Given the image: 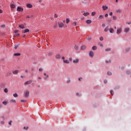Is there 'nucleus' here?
<instances>
[{"label": "nucleus", "instance_id": "obj_19", "mask_svg": "<svg viewBox=\"0 0 131 131\" xmlns=\"http://www.w3.org/2000/svg\"><path fill=\"white\" fill-rule=\"evenodd\" d=\"M10 8H12V9H15V5L11 4L10 5Z\"/></svg>", "mask_w": 131, "mask_h": 131}, {"label": "nucleus", "instance_id": "obj_64", "mask_svg": "<svg viewBox=\"0 0 131 131\" xmlns=\"http://www.w3.org/2000/svg\"><path fill=\"white\" fill-rule=\"evenodd\" d=\"M1 27L3 28L5 27V25H2Z\"/></svg>", "mask_w": 131, "mask_h": 131}, {"label": "nucleus", "instance_id": "obj_26", "mask_svg": "<svg viewBox=\"0 0 131 131\" xmlns=\"http://www.w3.org/2000/svg\"><path fill=\"white\" fill-rule=\"evenodd\" d=\"M2 103L4 105H5L6 106V105H7V104H8V101H3Z\"/></svg>", "mask_w": 131, "mask_h": 131}, {"label": "nucleus", "instance_id": "obj_59", "mask_svg": "<svg viewBox=\"0 0 131 131\" xmlns=\"http://www.w3.org/2000/svg\"><path fill=\"white\" fill-rule=\"evenodd\" d=\"M62 60H65V57H64V56H63L62 57Z\"/></svg>", "mask_w": 131, "mask_h": 131}, {"label": "nucleus", "instance_id": "obj_44", "mask_svg": "<svg viewBox=\"0 0 131 131\" xmlns=\"http://www.w3.org/2000/svg\"><path fill=\"white\" fill-rule=\"evenodd\" d=\"M126 73H127V74H130V71H127L126 72Z\"/></svg>", "mask_w": 131, "mask_h": 131}, {"label": "nucleus", "instance_id": "obj_6", "mask_svg": "<svg viewBox=\"0 0 131 131\" xmlns=\"http://www.w3.org/2000/svg\"><path fill=\"white\" fill-rule=\"evenodd\" d=\"M58 27L59 28H62V27H64V25L63 23H58Z\"/></svg>", "mask_w": 131, "mask_h": 131}, {"label": "nucleus", "instance_id": "obj_11", "mask_svg": "<svg viewBox=\"0 0 131 131\" xmlns=\"http://www.w3.org/2000/svg\"><path fill=\"white\" fill-rule=\"evenodd\" d=\"M110 33H114V29L113 28H110L109 29Z\"/></svg>", "mask_w": 131, "mask_h": 131}, {"label": "nucleus", "instance_id": "obj_3", "mask_svg": "<svg viewBox=\"0 0 131 131\" xmlns=\"http://www.w3.org/2000/svg\"><path fill=\"white\" fill-rule=\"evenodd\" d=\"M32 82V80H30L25 82L24 85H26L30 84V83H31Z\"/></svg>", "mask_w": 131, "mask_h": 131}, {"label": "nucleus", "instance_id": "obj_53", "mask_svg": "<svg viewBox=\"0 0 131 131\" xmlns=\"http://www.w3.org/2000/svg\"><path fill=\"white\" fill-rule=\"evenodd\" d=\"M17 32H19V30H16V31H15V33H17Z\"/></svg>", "mask_w": 131, "mask_h": 131}, {"label": "nucleus", "instance_id": "obj_24", "mask_svg": "<svg viewBox=\"0 0 131 131\" xmlns=\"http://www.w3.org/2000/svg\"><path fill=\"white\" fill-rule=\"evenodd\" d=\"M86 47L85 46H82L81 47V50H85V48H86Z\"/></svg>", "mask_w": 131, "mask_h": 131}, {"label": "nucleus", "instance_id": "obj_15", "mask_svg": "<svg viewBox=\"0 0 131 131\" xmlns=\"http://www.w3.org/2000/svg\"><path fill=\"white\" fill-rule=\"evenodd\" d=\"M129 31V28H126L124 29V32H128Z\"/></svg>", "mask_w": 131, "mask_h": 131}, {"label": "nucleus", "instance_id": "obj_43", "mask_svg": "<svg viewBox=\"0 0 131 131\" xmlns=\"http://www.w3.org/2000/svg\"><path fill=\"white\" fill-rule=\"evenodd\" d=\"M107 74H108V75H112V73L111 72H108Z\"/></svg>", "mask_w": 131, "mask_h": 131}, {"label": "nucleus", "instance_id": "obj_7", "mask_svg": "<svg viewBox=\"0 0 131 131\" xmlns=\"http://www.w3.org/2000/svg\"><path fill=\"white\" fill-rule=\"evenodd\" d=\"M55 58L56 59H60L61 58V55L59 54H57L56 55Z\"/></svg>", "mask_w": 131, "mask_h": 131}, {"label": "nucleus", "instance_id": "obj_10", "mask_svg": "<svg viewBox=\"0 0 131 131\" xmlns=\"http://www.w3.org/2000/svg\"><path fill=\"white\" fill-rule=\"evenodd\" d=\"M19 28H21V29H24L25 28V26L24 25H20L18 26Z\"/></svg>", "mask_w": 131, "mask_h": 131}, {"label": "nucleus", "instance_id": "obj_20", "mask_svg": "<svg viewBox=\"0 0 131 131\" xmlns=\"http://www.w3.org/2000/svg\"><path fill=\"white\" fill-rule=\"evenodd\" d=\"M90 15V13L89 12H86L83 13V16H89Z\"/></svg>", "mask_w": 131, "mask_h": 131}, {"label": "nucleus", "instance_id": "obj_54", "mask_svg": "<svg viewBox=\"0 0 131 131\" xmlns=\"http://www.w3.org/2000/svg\"><path fill=\"white\" fill-rule=\"evenodd\" d=\"M25 72H26V73H28V70H25Z\"/></svg>", "mask_w": 131, "mask_h": 131}, {"label": "nucleus", "instance_id": "obj_21", "mask_svg": "<svg viewBox=\"0 0 131 131\" xmlns=\"http://www.w3.org/2000/svg\"><path fill=\"white\" fill-rule=\"evenodd\" d=\"M10 102L11 103H16V100L15 99H11Z\"/></svg>", "mask_w": 131, "mask_h": 131}, {"label": "nucleus", "instance_id": "obj_22", "mask_svg": "<svg viewBox=\"0 0 131 131\" xmlns=\"http://www.w3.org/2000/svg\"><path fill=\"white\" fill-rule=\"evenodd\" d=\"M14 56H21V54L20 53H14L13 54Z\"/></svg>", "mask_w": 131, "mask_h": 131}, {"label": "nucleus", "instance_id": "obj_56", "mask_svg": "<svg viewBox=\"0 0 131 131\" xmlns=\"http://www.w3.org/2000/svg\"><path fill=\"white\" fill-rule=\"evenodd\" d=\"M2 13H3V10L0 9V14H2Z\"/></svg>", "mask_w": 131, "mask_h": 131}, {"label": "nucleus", "instance_id": "obj_29", "mask_svg": "<svg viewBox=\"0 0 131 131\" xmlns=\"http://www.w3.org/2000/svg\"><path fill=\"white\" fill-rule=\"evenodd\" d=\"M69 22H70V19H69V18H67L66 23L68 24V23H69Z\"/></svg>", "mask_w": 131, "mask_h": 131}, {"label": "nucleus", "instance_id": "obj_37", "mask_svg": "<svg viewBox=\"0 0 131 131\" xmlns=\"http://www.w3.org/2000/svg\"><path fill=\"white\" fill-rule=\"evenodd\" d=\"M91 15L92 16H95L96 15V12H92Z\"/></svg>", "mask_w": 131, "mask_h": 131}, {"label": "nucleus", "instance_id": "obj_27", "mask_svg": "<svg viewBox=\"0 0 131 131\" xmlns=\"http://www.w3.org/2000/svg\"><path fill=\"white\" fill-rule=\"evenodd\" d=\"M13 97H14V98H17V97H18V94L17 93L14 94Z\"/></svg>", "mask_w": 131, "mask_h": 131}, {"label": "nucleus", "instance_id": "obj_61", "mask_svg": "<svg viewBox=\"0 0 131 131\" xmlns=\"http://www.w3.org/2000/svg\"><path fill=\"white\" fill-rule=\"evenodd\" d=\"M109 62H111L110 60H109V61L108 60L106 61V63H109Z\"/></svg>", "mask_w": 131, "mask_h": 131}, {"label": "nucleus", "instance_id": "obj_35", "mask_svg": "<svg viewBox=\"0 0 131 131\" xmlns=\"http://www.w3.org/2000/svg\"><path fill=\"white\" fill-rule=\"evenodd\" d=\"M104 16L102 15H99V19H103Z\"/></svg>", "mask_w": 131, "mask_h": 131}, {"label": "nucleus", "instance_id": "obj_39", "mask_svg": "<svg viewBox=\"0 0 131 131\" xmlns=\"http://www.w3.org/2000/svg\"><path fill=\"white\" fill-rule=\"evenodd\" d=\"M20 102H21V103H25L26 102V100H21Z\"/></svg>", "mask_w": 131, "mask_h": 131}, {"label": "nucleus", "instance_id": "obj_60", "mask_svg": "<svg viewBox=\"0 0 131 131\" xmlns=\"http://www.w3.org/2000/svg\"><path fill=\"white\" fill-rule=\"evenodd\" d=\"M0 108H3V105L0 104Z\"/></svg>", "mask_w": 131, "mask_h": 131}, {"label": "nucleus", "instance_id": "obj_36", "mask_svg": "<svg viewBox=\"0 0 131 131\" xmlns=\"http://www.w3.org/2000/svg\"><path fill=\"white\" fill-rule=\"evenodd\" d=\"M18 47H19V45H15L14 46V49L15 50H17V49H18Z\"/></svg>", "mask_w": 131, "mask_h": 131}, {"label": "nucleus", "instance_id": "obj_46", "mask_svg": "<svg viewBox=\"0 0 131 131\" xmlns=\"http://www.w3.org/2000/svg\"><path fill=\"white\" fill-rule=\"evenodd\" d=\"M1 124H5V121H2L1 122Z\"/></svg>", "mask_w": 131, "mask_h": 131}, {"label": "nucleus", "instance_id": "obj_28", "mask_svg": "<svg viewBox=\"0 0 131 131\" xmlns=\"http://www.w3.org/2000/svg\"><path fill=\"white\" fill-rule=\"evenodd\" d=\"M111 51V49L110 48H107L105 49V52H110Z\"/></svg>", "mask_w": 131, "mask_h": 131}, {"label": "nucleus", "instance_id": "obj_13", "mask_svg": "<svg viewBox=\"0 0 131 131\" xmlns=\"http://www.w3.org/2000/svg\"><path fill=\"white\" fill-rule=\"evenodd\" d=\"M102 9H103L104 11H106V10H108V7H107V6H102Z\"/></svg>", "mask_w": 131, "mask_h": 131}, {"label": "nucleus", "instance_id": "obj_14", "mask_svg": "<svg viewBox=\"0 0 131 131\" xmlns=\"http://www.w3.org/2000/svg\"><path fill=\"white\" fill-rule=\"evenodd\" d=\"M86 23H87V24H91V23H92V20L91 19H88L86 21Z\"/></svg>", "mask_w": 131, "mask_h": 131}, {"label": "nucleus", "instance_id": "obj_31", "mask_svg": "<svg viewBox=\"0 0 131 131\" xmlns=\"http://www.w3.org/2000/svg\"><path fill=\"white\" fill-rule=\"evenodd\" d=\"M92 49H93V50H94V51H96V50H97V47H96V46H93V47H92Z\"/></svg>", "mask_w": 131, "mask_h": 131}, {"label": "nucleus", "instance_id": "obj_51", "mask_svg": "<svg viewBox=\"0 0 131 131\" xmlns=\"http://www.w3.org/2000/svg\"><path fill=\"white\" fill-rule=\"evenodd\" d=\"M42 69H41V68H39V71H42Z\"/></svg>", "mask_w": 131, "mask_h": 131}, {"label": "nucleus", "instance_id": "obj_8", "mask_svg": "<svg viewBox=\"0 0 131 131\" xmlns=\"http://www.w3.org/2000/svg\"><path fill=\"white\" fill-rule=\"evenodd\" d=\"M79 62V59H78V58H77L75 60H73V63H75L76 64H77V63H78Z\"/></svg>", "mask_w": 131, "mask_h": 131}, {"label": "nucleus", "instance_id": "obj_42", "mask_svg": "<svg viewBox=\"0 0 131 131\" xmlns=\"http://www.w3.org/2000/svg\"><path fill=\"white\" fill-rule=\"evenodd\" d=\"M100 40H101V41H103V40H104V38L103 37H101L100 38Z\"/></svg>", "mask_w": 131, "mask_h": 131}, {"label": "nucleus", "instance_id": "obj_55", "mask_svg": "<svg viewBox=\"0 0 131 131\" xmlns=\"http://www.w3.org/2000/svg\"><path fill=\"white\" fill-rule=\"evenodd\" d=\"M81 79H82V78H79L78 79V80H79V81H80L81 80Z\"/></svg>", "mask_w": 131, "mask_h": 131}, {"label": "nucleus", "instance_id": "obj_40", "mask_svg": "<svg viewBox=\"0 0 131 131\" xmlns=\"http://www.w3.org/2000/svg\"><path fill=\"white\" fill-rule=\"evenodd\" d=\"M111 94L112 96H113V95H114V92L113 90H112V91H111Z\"/></svg>", "mask_w": 131, "mask_h": 131}, {"label": "nucleus", "instance_id": "obj_47", "mask_svg": "<svg viewBox=\"0 0 131 131\" xmlns=\"http://www.w3.org/2000/svg\"><path fill=\"white\" fill-rule=\"evenodd\" d=\"M24 129H28V127H24Z\"/></svg>", "mask_w": 131, "mask_h": 131}, {"label": "nucleus", "instance_id": "obj_16", "mask_svg": "<svg viewBox=\"0 0 131 131\" xmlns=\"http://www.w3.org/2000/svg\"><path fill=\"white\" fill-rule=\"evenodd\" d=\"M27 8H32V5L30 4H28L27 5Z\"/></svg>", "mask_w": 131, "mask_h": 131}, {"label": "nucleus", "instance_id": "obj_5", "mask_svg": "<svg viewBox=\"0 0 131 131\" xmlns=\"http://www.w3.org/2000/svg\"><path fill=\"white\" fill-rule=\"evenodd\" d=\"M121 31H122V29L119 28L117 30V34H120L121 33Z\"/></svg>", "mask_w": 131, "mask_h": 131}, {"label": "nucleus", "instance_id": "obj_30", "mask_svg": "<svg viewBox=\"0 0 131 131\" xmlns=\"http://www.w3.org/2000/svg\"><path fill=\"white\" fill-rule=\"evenodd\" d=\"M32 17H33V15H32V16H29L27 15V16H26V18H27V19H29L30 18H32Z\"/></svg>", "mask_w": 131, "mask_h": 131}, {"label": "nucleus", "instance_id": "obj_41", "mask_svg": "<svg viewBox=\"0 0 131 131\" xmlns=\"http://www.w3.org/2000/svg\"><path fill=\"white\" fill-rule=\"evenodd\" d=\"M117 13H120L121 12V10L120 9H118L116 10Z\"/></svg>", "mask_w": 131, "mask_h": 131}, {"label": "nucleus", "instance_id": "obj_17", "mask_svg": "<svg viewBox=\"0 0 131 131\" xmlns=\"http://www.w3.org/2000/svg\"><path fill=\"white\" fill-rule=\"evenodd\" d=\"M117 19V17H116V16L115 15L113 16V20H114V21H116Z\"/></svg>", "mask_w": 131, "mask_h": 131}, {"label": "nucleus", "instance_id": "obj_49", "mask_svg": "<svg viewBox=\"0 0 131 131\" xmlns=\"http://www.w3.org/2000/svg\"><path fill=\"white\" fill-rule=\"evenodd\" d=\"M109 15H110V16H112V15H113V13L111 12V13H110Z\"/></svg>", "mask_w": 131, "mask_h": 131}, {"label": "nucleus", "instance_id": "obj_2", "mask_svg": "<svg viewBox=\"0 0 131 131\" xmlns=\"http://www.w3.org/2000/svg\"><path fill=\"white\" fill-rule=\"evenodd\" d=\"M25 96L26 98H27L29 96V91L27 90L25 93Z\"/></svg>", "mask_w": 131, "mask_h": 131}, {"label": "nucleus", "instance_id": "obj_45", "mask_svg": "<svg viewBox=\"0 0 131 131\" xmlns=\"http://www.w3.org/2000/svg\"><path fill=\"white\" fill-rule=\"evenodd\" d=\"M54 17H55V18H58V15L56 14H54Z\"/></svg>", "mask_w": 131, "mask_h": 131}, {"label": "nucleus", "instance_id": "obj_38", "mask_svg": "<svg viewBox=\"0 0 131 131\" xmlns=\"http://www.w3.org/2000/svg\"><path fill=\"white\" fill-rule=\"evenodd\" d=\"M70 81H71L70 79L69 78V79L67 80V83H70Z\"/></svg>", "mask_w": 131, "mask_h": 131}, {"label": "nucleus", "instance_id": "obj_57", "mask_svg": "<svg viewBox=\"0 0 131 131\" xmlns=\"http://www.w3.org/2000/svg\"><path fill=\"white\" fill-rule=\"evenodd\" d=\"M69 60H70V61H72V58H71V57L70 58H69Z\"/></svg>", "mask_w": 131, "mask_h": 131}, {"label": "nucleus", "instance_id": "obj_62", "mask_svg": "<svg viewBox=\"0 0 131 131\" xmlns=\"http://www.w3.org/2000/svg\"><path fill=\"white\" fill-rule=\"evenodd\" d=\"M100 47H103V44H100Z\"/></svg>", "mask_w": 131, "mask_h": 131}, {"label": "nucleus", "instance_id": "obj_9", "mask_svg": "<svg viewBox=\"0 0 131 131\" xmlns=\"http://www.w3.org/2000/svg\"><path fill=\"white\" fill-rule=\"evenodd\" d=\"M27 32H29V29H27L25 30H23L22 33H26Z\"/></svg>", "mask_w": 131, "mask_h": 131}, {"label": "nucleus", "instance_id": "obj_58", "mask_svg": "<svg viewBox=\"0 0 131 131\" xmlns=\"http://www.w3.org/2000/svg\"><path fill=\"white\" fill-rule=\"evenodd\" d=\"M105 17H108V14H106L105 15Z\"/></svg>", "mask_w": 131, "mask_h": 131}, {"label": "nucleus", "instance_id": "obj_23", "mask_svg": "<svg viewBox=\"0 0 131 131\" xmlns=\"http://www.w3.org/2000/svg\"><path fill=\"white\" fill-rule=\"evenodd\" d=\"M72 25H73H73H74V26H76V25H77V22L74 21V23L72 24Z\"/></svg>", "mask_w": 131, "mask_h": 131}, {"label": "nucleus", "instance_id": "obj_1", "mask_svg": "<svg viewBox=\"0 0 131 131\" xmlns=\"http://www.w3.org/2000/svg\"><path fill=\"white\" fill-rule=\"evenodd\" d=\"M24 9L22 8L21 7H18L17 8V12H23Z\"/></svg>", "mask_w": 131, "mask_h": 131}, {"label": "nucleus", "instance_id": "obj_25", "mask_svg": "<svg viewBox=\"0 0 131 131\" xmlns=\"http://www.w3.org/2000/svg\"><path fill=\"white\" fill-rule=\"evenodd\" d=\"M108 30H109V29H108V27H106L104 29V31H105V32H107V31H108Z\"/></svg>", "mask_w": 131, "mask_h": 131}, {"label": "nucleus", "instance_id": "obj_34", "mask_svg": "<svg viewBox=\"0 0 131 131\" xmlns=\"http://www.w3.org/2000/svg\"><path fill=\"white\" fill-rule=\"evenodd\" d=\"M4 92H5L6 93H8V92H9V91L8 90V89H7V88H5V89H4Z\"/></svg>", "mask_w": 131, "mask_h": 131}, {"label": "nucleus", "instance_id": "obj_33", "mask_svg": "<svg viewBox=\"0 0 131 131\" xmlns=\"http://www.w3.org/2000/svg\"><path fill=\"white\" fill-rule=\"evenodd\" d=\"M20 35V34H16L14 35V37H17Z\"/></svg>", "mask_w": 131, "mask_h": 131}, {"label": "nucleus", "instance_id": "obj_32", "mask_svg": "<svg viewBox=\"0 0 131 131\" xmlns=\"http://www.w3.org/2000/svg\"><path fill=\"white\" fill-rule=\"evenodd\" d=\"M74 49H75V50H78V46L77 45H75Z\"/></svg>", "mask_w": 131, "mask_h": 131}, {"label": "nucleus", "instance_id": "obj_52", "mask_svg": "<svg viewBox=\"0 0 131 131\" xmlns=\"http://www.w3.org/2000/svg\"><path fill=\"white\" fill-rule=\"evenodd\" d=\"M104 83H107V80H104Z\"/></svg>", "mask_w": 131, "mask_h": 131}, {"label": "nucleus", "instance_id": "obj_18", "mask_svg": "<svg viewBox=\"0 0 131 131\" xmlns=\"http://www.w3.org/2000/svg\"><path fill=\"white\" fill-rule=\"evenodd\" d=\"M18 72H19V71L15 70V71H13L12 73L13 74H17V73H18Z\"/></svg>", "mask_w": 131, "mask_h": 131}, {"label": "nucleus", "instance_id": "obj_12", "mask_svg": "<svg viewBox=\"0 0 131 131\" xmlns=\"http://www.w3.org/2000/svg\"><path fill=\"white\" fill-rule=\"evenodd\" d=\"M63 63H65L66 64H69L70 63V61L68 60H63Z\"/></svg>", "mask_w": 131, "mask_h": 131}, {"label": "nucleus", "instance_id": "obj_63", "mask_svg": "<svg viewBox=\"0 0 131 131\" xmlns=\"http://www.w3.org/2000/svg\"><path fill=\"white\" fill-rule=\"evenodd\" d=\"M38 79H41V77H38Z\"/></svg>", "mask_w": 131, "mask_h": 131}, {"label": "nucleus", "instance_id": "obj_48", "mask_svg": "<svg viewBox=\"0 0 131 131\" xmlns=\"http://www.w3.org/2000/svg\"><path fill=\"white\" fill-rule=\"evenodd\" d=\"M9 125H12V121H10L9 122Z\"/></svg>", "mask_w": 131, "mask_h": 131}, {"label": "nucleus", "instance_id": "obj_50", "mask_svg": "<svg viewBox=\"0 0 131 131\" xmlns=\"http://www.w3.org/2000/svg\"><path fill=\"white\" fill-rule=\"evenodd\" d=\"M105 24H103L102 25V27H105Z\"/></svg>", "mask_w": 131, "mask_h": 131}, {"label": "nucleus", "instance_id": "obj_4", "mask_svg": "<svg viewBox=\"0 0 131 131\" xmlns=\"http://www.w3.org/2000/svg\"><path fill=\"white\" fill-rule=\"evenodd\" d=\"M95 55V53H94V52L93 51H90L89 53V56L91 57V58H93V57H94V56Z\"/></svg>", "mask_w": 131, "mask_h": 131}]
</instances>
